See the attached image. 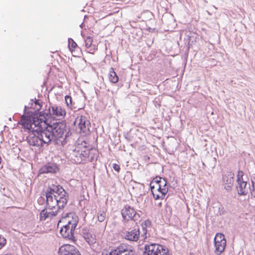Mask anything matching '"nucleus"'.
Returning a JSON list of instances; mask_svg holds the SVG:
<instances>
[{
  "label": "nucleus",
  "mask_w": 255,
  "mask_h": 255,
  "mask_svg": "<svg viewBox=\"0 0 255 255\" xmlns=\"http://www.w3.org/2000/svg\"><path fill=\"white\" fill-rule=\"evenodd\" d=\"M48 114L41 112L38 114H33L32 112L24 114L21 117L19 123L24 128L31 132L27 137V141L31 146L42 147L37 144H33L30 142L31 138L37 137L41 140L44 139L45 133L48 129H51L48 122Z\"/></svg>",
  "instance_id": "obj_1"
},
{
  "label": "nucleus",
  "mask_w": 255,
  "mask_h": 255,
  "mask_svg": "<svg viewBox=\"0 0 255 255\" xmlns=\"http://www.w3.org/2000/svg\"><path fill=\"white\" fill-rule=\"evenodd\" d=\"M49 127H51V129L46 131L44 139L41 140L37 137H33L30 139L32 144L43 146L44 144H48L53 137L58 139L63 136L66 131V125L64 124L61 122L53 123L52 125H50Z\"/></svg>",
  "instance_id": "obj_2"
},
{
  "label": "nucleus",
  "mask_w": 255,
  "mask_h": 255,
  "mask_svg": "<svg viewBox=\"0 0 255 255\" xmlns=\"http://www.w3.org/2000/svg\"><path fill=\"white\" fill-rule=\"evenodd\" d=\"M151 191L155 200H163L168 191L166 180L163 178L156 177L150 182Z\"/></svg>",
  "instance_id": "obj_3"
},
{
  "label": "nucleus",
  "mask_w": 255,
  "mask_h": 255,
  "mask_svg": "<svg viewBox=\"0 0 255 255\" xmlns=\"http://www.w3.org/2000/svg\"><path fill=\"white\" fill-rule=\"evenodd\" d=\"M89 148L85 141L78 140L73 149V160L77 163H80L89 157Z\"/></svg>",
  "instance_id": "obj_4"
},
{
  "label": "nucleus",
  "mask_w": 255,
  "mask_h": 255,
  "mask_svg": "<svg viewBox=\"0 0 255 255\" xmlns=\"http://www.w3.org/2000/svg\"><path fill=\"white\" fill-rule=\"evenodd\" d=\"M78 223V217L74 213H70L62 217L58 223V227H68L75 229Z\"/></svg>",
  "instance_id": "obj_5"
},
{
  "label": "nucleus",
  "mask_w": 255,
  "mask_h": 255,
  "mask_svg": "<svg viewBox=\"0 0 255 255\" xmlns=\"http://www.w3.org/2000/svg\"><path fill=\"white\" fill-rule=\"evenodd\" d=\"M146 255H169L168 249L159 244H152L145 247Z\"/></svg>",
  "instance_id": "obj_6"
},
{
  "label": "nucleus",
  "mask_w": 255,
  "mask_h": 255,
  "mask_svg": "<svg viewBox=\"0 0 255 255\" xmlns=\"http://www.w3.org/2000/svg\"><path fill=\"white\" fill-rule=\"evenodd\" d=\"M55 191H56L54 196L57 199V208H63L67 203L68 196L63 187L60 185L55 187Z\"/></svg>",
  "instance_id": "obj_7"
},
{
  "label": "nucleus",
  "mask_w": 255,
  "mask_h": 255,
  "mask_svg": "<svg viewBox=\"0 0 255 255\" xmlns=\"http://www.w3.org/2000/svg\"><path fill=\"white\" fill-rule=\"evenodd\" d=\"M74 125L80 133H87L89 131L91 124L85 116H78L75 119Z\"/></svg>",
  "instance_id": "obj_8"
},
{
  "label": "nucleus",
  "mask_w": 255,
  "mask_h": 255,
  "mask_svg": "<svg viewBox=\"0 0 255 255\" xmlns=\"http://www.w3.org/2000/svg\"><path fill=\"white\" fill-rule=\"evenodd\" d=\"M215 253L221 255L225 251L226 247V240L223 234L217 233L214 238Z\"/></svg>",
  "instance_id": "obj_9"
},
{
  "label": "nucleus",
  "mask_w": 255,
  "mask_h": 255,
  "mask_svg": "<svg viewBox=\"0 0 255 255\" xmlns=\"http://www.w3.org/2000/svg\"><path fill=\"white\" fill-rule=\"evenodd\" d=\"M55 185L49 188V191L46 193V204L47 207L51 208L52 210H56L57 212V201L56 197L54 196L56 191H55Z\"/></svg>",
  "instance_id": "obj_10"
},
{
  "label": "nucleus",
  "mask_w": 255,
  "mask_h": 255,
  "mask_svg": "<svg viewBox=\"0 0 255 255\" xmlns=\"http://www.w3.org/2000/svg\"><path fill=\"white\" fill-rule=\"evenodd\" d=\"M244 173L243 171H239L237 175V189L239 194L242 195H246L248 193L247 188V181L243 179Z\"/></svg>",
  "instance_id": "obj_11"
},
{
  "label": "nucleus",
  "mask_w": 255,
  "mask_h": 255,
  "mask_svg": "<svg viewBox=\"0 0 255 255\" xmlns=\"http://www.w3.org/2000/svg\"><path fill=\"white\" fill-rule=\"evenodd\" d=\"M121 214L124 221L127 222L135 220L136 212L129 206H125L121 210Z\"/></svg>",
  "instance_id": "obj_12"
},
{
  "label": "nucleus",
  "mask_w": 255,
  "mask_h": 255,
  "mask_svg": "<svg viewBox=\"0 0 255 255\" xmlns=\"http://www.w3.org/2000/svg\"><path fill=\"white\" fill-rule=\"evenodd\" d=\"M59 255H81L78 250L73 245L64 244L59 249Z\"/></svg>",
  "instance_id": "obj_13"
},
{
  "label": "nucleus",
  "mask_w": 255,
  "mask_h": 255,
  "mask_svg": "<svg viewBox=\"0 0 255 255\" xmlns=\"http://www.w3.org/2000/svg\"><path fill=\"white\" fill-rule=\"evenodd\" d=\"M50 115L59 119L64 118L66 115L65 110L60 106H53L49 108Z\"/></svg>",
  "instance_id": "obj_14"
},
{
  "label": "nucleus",
  "mask_w": 255,
  "mask_h": 255,
  "mask_svg": "<svg viewBox=\"0 0 255 255\" xmlns=\"http://www.w3.org/2000/svg\"><path fill=\"white\" fill-rule=\"evenodd\" d=\"M223 181L225 188L228 190H231L234 183V173L232 172H229L224 175Z\"/></svg>",
  "instance_id": "obj_15"
},
{
  "label": "nucleus",
  "mask_w": 255,
  "mask_h": 255,
  "mask_svg": "<svg viewBox=\"0 0 255 255\" xmlns=\"http://www.w3.org/2000/svg\"><path fill=\"white\" fill-rule=\"evenodd\" d=\"M60 234L62 237L69 240L75 241L73 235L75 229L70 228L68 227H60Z\"/></svg>",
  "instance_id": "obj_16"
},
{
  "label": "nucleus",
  "mask_w": 255,
  "mask_h": 255,
  "mask_svg": "<svg viewBox=\"0 0 255 255\" xmlns=\"http://www.w3.org/2000/svg\"><path fill=\"white\" fill-rule=\"evenodd\" d=\"M56 210H53L51 208L46 207L40 213V220H45L47 218H51L57 214Z\"/></svg>",
  "instance_id": "obj_17"
},
{
  "label": "nucleus",
  "mask_w": 255,
  "mask_h": 255,
  "mask_svg": "<svg viewBox=\"0 0 255 255\" xmlns=\"http://www.w3.org/2000/svg\"><path fill=\"white\" fill-rule=\"evenodd\" d=\"M139 229H133L127 232L125 234V239L131 241L136 242L139 237Z\"/></svg>",
  "instance_id": "obj_18"
},
{
  "label": "nucleus",
  "mask_w": 255,
  "mask_h": 255,
  "mask_svg": "<svg viewBox=\"0 0 255 255\" xmlns=\"http://www.w3.org/2000/svg\"><path fill=\"white\" fill-rule=\"evenodd\" d=\"M83 237L86 242L90 246L95 244L97 242L96 235L91 232H83Z\"/></svg>",
  "instance_id": "obj_19"
},
{
  "label": "nucleus",
  "mask_w": 255,
  "mask_h": 255,
  "mask_svg": "<svg viewBox=\"0 0 255 255\" xmlns=\"http://www.w3.org/2000/svg\"><path fill=\"white\" fill-rule=\"evenodd\" d=\"M57 167L53 164H47L40 169V173H56L58 171Z\"/></svg>",
  "instance_id": "obj_20"
},
{
  "label": "nucleus",
  "mask_w": 255,
  "mask_h": 255,
  "mask_svg": "<svg viewBox=\"0 0 255 255\" xmlns=\"http://www.w3.org/2000/svg\"><path fill=\"white\" fill-rule=\"evenodd\" d=\"M109 79L113 83H117L119 81V77L114 71L113 68H111L109 73Z\"/></svg>",
  "instance_id": "obj_21"
},
{
  "label": "nucleus",
  "mask_w": 255,
  "mask_h": 255,
  "mask_svg": "<svg viewBox=\"0 0 255 255\" xmlns=\"http://www.w3.org/2000/svg\"><path fill=\"white\" fill-rule=\"evenodd\" d=\"M119 252L122 254L125 252L130 253V255H134V253L128 246L125 244H122L118 248Z\"/></svg>",
  "instance_id": "obj_22"
},
{
  "label": "nucleus",
  "mask_w": 255,
  "mask_h": 255,
  "mask_svg": "<svg viewBox=\"0 0 255 255\" xmlns=\"http://www.w3.org/2000/svg\"><path fill=\"white\" fill-rule=\"evenodd\" d=\"M68 47L72 54L75 53V51L79 48L77 43L72 38L68 39Z\"/></svg>",
  "instance_id": "obj_23"
},
{
  "label": "nucleus",
  "mask_w": 255,
  "mask_h": 255,
  "mask_svg": "<svg viewBox=\"0 0 255 255\" xmlns=\"http://www.w3.org/2000/svg\"><path fill=\"white\" fill-rule=\"evenodd\" d=\"M106 212L105 211H100L97 214V219L100 222H104L106 219Z\"/></svg>",
  "instance_id": "obj_24"
},
{
  "label": "nucleus",
  "mask_w": 255,
  "mask_h": 255,
  "mask_svg": "<svg viewBox=\"0 0 255 255\" xmlns=\"http://www.w3.org/2000/svg\"><path fill=\"white\" fill-rule=\"evenodd\" d=\"M85 46L87 48H90L93 46V38L91 36H87L85 40Z\"/></svg>",
  "instance_id": "obj_25"
},
{
  "label": "nucleus",
  "mask_w": 255,
  "mask_h": 255,
  "mask_svg": "<svg viewBox=\"0 0 255 255\" xmlns=\"http://www.w3.org/2000/svg\"><path fill=\"white\" fill-rule=\"evenodd\" d=\"M65 100L67 106L68 107H71L72 106V99L71 96L67 95L65 97Z\"/></svg>",
  "instance_id": "obj_26"
},
{
  "label": "nucleus",
  "mask_w": 255,
  "mask_h": 255,
  "mask_svg": "<svg viewBox=\"0 0 255 255\" xmlns=\"http://www.w3.org/2000/svg\"><path fill=\"white\" fill-rule=\"evenodd\" d=\"M34 109L36 111H38L40 110L42 107V105L39 102V100H35L34 103ZM33 106V104H32V106Z\"/></svg>",
  "instance_id": "obj_27"
},
{
  "label": "nucleus",
  "mask_w": 255,
  "mask_h": 255,
  "mask_svg": "<svg viewBox=\"0 0 255 255\" xmlns=\"http://www.w3.org/2000/svg\"><path fill=\"white\" fill-rule=\"evenodd\" d=\"M6 243V239L1 235H0V249H2L5 245Z\"/></svg>",
  "instance_id": "obj_28"
},
{
  "label": "nucleus",
  "mask_w": 255,
  "mask_h": 255,
  "mask_svg": "<svg viewBox=\"0 0 255 255\" xmlns=\"http://www.w3.org/2000/svg\"><path fill=\"white\" fill-rule=\"evenodd\" d=\"M121 254L118 248L111 251L110 253V255H120Z\"/></svg>",
  "instance_id": "obj_29"
},
{
  "label": "nucleus",
  "mask_w": 255,
  "mask_h": 255,
  "mask_svg": "<svg viewBox=\"0 0 255 255\" xmlns=\"http://www.w3.org/2000/svg\"><path fill=\"white\" fill-rule=\"evenodd\" d=\"M113 169L116 171L117 172H119L120 170H121V168H120V166L119 165L116 164V163H114L113 164Z\"/></svg>",
  "instance_id": "obj_30"
},
{
  "label": "nucleus",
  "mask_w": 255,
  "mask_h": 255,
  "mask_svg": "<svg viewBox=\"0 0 255 255\" xmlns=\"http://www.w3.org/2000/svg\"><path fill=\"white\" fill-rule=\"evenodd\" d=\"M252 185L253 189L252 191V194L253 196L255 197V178H254V179L252 180Z\"/></svg>",
  "instance_id": "obj_31"
},
{
  "label": "nucleus",
  "mask_w": 255,
  "mask_h": 255,
  "mask_svg": "<svg viewBox=\"0 0 255 255\" xmlns=\"http://www.w3.org/2000/svg\"><path fill=\"white\" fill-rule=\"evenodd\" d=\"M143 224L146 227L150 226L151 225V222L149 220H147L144 221Z\"/></svg>",
  "instance_id": "obj_32"
},
{
  "label": "nucleus",
  "mask_w": 255,
  "mask_h": 255,
  "mask_svg": "<svg viewBox=\"0 0 255 255\" xmlns=\"http://www.w3.org/2000/svg\"><path fill=\"white\" fill-rule=\"evenodd\" d=\"M161 205H162V203H159V207H161Z\"/></svg>",
  "instance_id": "obj_33"
},
{
  "label": "nucleus",
  "mask_w": 255,
  "mask_h": 255,
  "mask_svg": "<svg viewBox=\"0 0 255 255\" xmlns=\"http://www.w3.org/2000/svg\"><path fill=\"white\" fill-rule=\"evenodd\" d=\"M94 51L93 52H90V53L92 54H94Z\"/></svg>",
  "instance_id": "obj_34"
}]
</instances>
